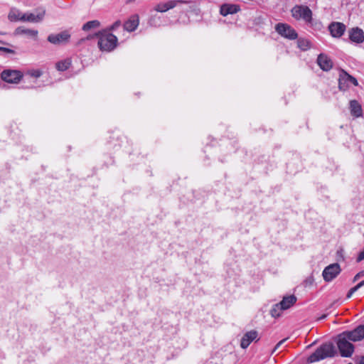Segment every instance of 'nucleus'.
<instances>
[{
    "mask_svg": "<svg viewBox=\"0 0 364 364\" xmlns=\"http://www.w3.org/2000/svg\"><path fill=\"white\" fill-rule=\"evenodd\" d=\"M95 36L99 38L98 47L100 50L109 52L116 48L117 38L109 31H99Z\"/></svg>",
    "mask_w": 364,
    "mask_h": 364,
    "instance_id": "f257e3e1",
    "label": "nucleus"
},
{
    "mask_svg": "<svg viewBox=\"0 0 364 364\" xmlns=\"http://www.w3.org/2000/svg\"><path fill=\"white\" fill-rule=\"evenodd\" d=\"M336 350L332 343H326L320 346L314 353H313L307 359L309 363H315L326 358L333 357Z\"/></svg>",
    "mask_w": 364,
    "mask_h": 364,
    "instance_id": "f03ea898",
    "label": "nucleus"
},
{
    "mask_svg": "<svg viewBox=\"0 0 364 364\" xmlns=\"http://www.w3.org/2000/svg\"><path fill=\"white\" fill-rule=\"evenodd\" d=\"M296 300L297 299L294 295L284 296L280 302L272 306L270 314L274 318L280 316L282 311L289 309L296 302Z\"/></svg>",
    "mask_w": 364,
    "mask_h": 364,
    "instance_id": "7ed1b4c3",
    "label": "nucleus"
},
{
    "mask_svg": "<svg viewBox=\"0 0 364 364\" xmlns=\"http://www.w3.org/2000/svg\"><path fill=\"white\" fill-rule=\"evenodd\" d=\"M291 12L292 17L296 20H303L308 23L312 21V11L307 6L296 5L291 9Z\"/></svg>",
    "mask_w": 364,
    "mask_h": 364,
    "instance_id": "20e7f679",
    "label": "nucleus"
},
{
    "mask_svg": "<svg viewBox=\"0 0 364 364\" xmlns=\"http://www.w3.org/2000/svg\"><path fill=\"white\" fill-rule=\"evenodd\" d=\"M350 339L344 336L343 333L338 335L337 346L342 357H351L354 352V346L350 342Z\"/></svg>",
    "mask_w": 364,
    "mask_h": 364,
    "instance_id": "39448f33",
    "label": "nucleus"
},
{
    "mask_svg": "<svg viewBox=\"0 0 364 364\" xmlns=\"http://www.w3.org/2000/svg\"><path fill=\"white\" fill-rule=\"evenodd\" d=\"M275 31L282 37L289 39L295 40L298 37L296 31L289 24L284 23H279L276 24Z\"/></svg>",
    "mask_w": 364,
    "mask_h": 364,
    "instance_id": "423d86ee",
    "label": "nucleus"
},
{
    "mask_svg": "<svg viewBox=\"0 0 364 364\" xmlns=\"http://www.w3.org/2000/svg\"><path fill=\"white\" fill-rule=\"evenodd\" d=\"M70 33L68 30H65L59 33H52L48 36V41L53 45H65L70 40Z\"/></svg>",
    "mask_w": 364,
    "mask_h": 364,
    "instance_id": "0eeeda50",
    "label": "nucleus"
},
{
    "mask_svg": "<svg viewBox=\"0 0 364 364\" xmlns=\"http://www.w3.org/2000/svg\"><path fill=\"white\" fill-rule=\"evenodd\" d=\"M1 77L8 83L17 84L22 79L23 74L19 70L8 69L2 71Z\"/></svg>",
    "mask_w": 364,
    "mask_h": 364,
    "instance_id": "6e6552de",
    "label": "nucleus"
},
{
    "mask_svg": "<svg viewBox=\"0 0 364 364\" xmlns=\"http://www.w3.org/2000/svg\"><path fill=\"white\" fill-rule=\"evenodd\" d=\"M350 84H353L355 86L358 85V82L354 77L342 70L340 73L338 80L339 89L341 90H346L349 87Z\"/></svg>",
    "mask_w": 364,
    "mask_h": 364,
    "instance_id": "1a4fd4ad",
    "label": "nucleus"
},
{
    "mask_svg": "<svg viewBox=\"0 0 364 364\" xmlns=\"http://www.w3.org/2000/svg\"><path fill=\"white\" fill-rule=\"evenodd\" d=\"M340 272V265L334 263L326 267L323 271L322 275L326 282H331L337 277Z\"/></svg>",
    "mask_w": 364,
    "mask_h": 364,
    "instance_id": "9d476101",
    "label": "nucleus"
},
{
    "mask_svg": "<svg viewBox=\"0 0 364 364\" xmlns=\"http://www.w3.org/2000/svg\"><path fill=\"white\" fill-rule=\"evenodd\" d=\"M342 333L350 341H360L364 338V325H360L353 331H346Z\"/></svg>",
    "mask_w": 364,
    "mask_h": 364,
    "instance_id": "9b49d317",
    "label": "nucleus"
},
{
    "mask_svg": "<svg viewBox=\"0 0 364 364\" xmlns=\"http://www.w3.org/2000/svg\"><path fill=\"white\" fill-rule=\"evenodd\" d=\"M349 40L354 43L360 44L364 42V31L359 27H353L348 31Z\"/></svg>",
    "mask_w": 364,
    "mask_h": 364,
    "instance_id": "f8f14e48",
    "label": "nucleus"
},
{
    "mask_svg": "<svg viewBox=\"0 0 364 364\" xmlns=\"http://www.w3.org/2000/svg\"><path fill=\"white\" fill-rule=\"evenodd\" d=\"M189 1L183 0H170L166 3H160L157 4L154 10L158 12H166L169 9H173L178 4H188Z\"/></svg>",
    "mask_w": 364,
    "mask_h": 364,
    "instance_id": "ddd939ff",
    "label": "nucleus"
},
{
    "mask_svg": "<svg viewBox=\"0 0 364 364\" xmlns=\"http://www.w3.org/2000/svg\"><path fill=\"white\" fill-rule=\"evenodd\" d=\"M259 340L258 332L257 331L252 330L247 331L244 334L240 341V346L242 348L246 349L252 341H258Z\"/></svg>",
    "mask_w": 364,
    "mask_h": 364,
    "instance_id": "4468645a",
    "label": "nucleus"
},
{
    "mask_svg": "<svg viewBox=\"0 0 364 364\" xmlns=\"http://www.w3.org/2000/svg\"><path fill=\"white\" fill-rule=\"evenodd\" d=\"M328 30L333 38H341L346 30V26L341 22H332L328 26Z\"/></svg>",
    "mask_w": 364,
    "mask_h": 364,
    "instance_id": "2eb2a0df",
    "label": "nucleus"
},
{
    "mask_svg": "<svg viewBox=\"0 0 364 364\" xmlns=\"http://www.w3.org/2000/svg\"><path fill=\"white\" fill-rule=\"evenodd\" d=\"M46 14V10L43 9H39L37 10V14H34L32 13H26L23 14V21H28L33 23L41 22Z\"/></svg>",
    "mask_w": 364,
    "mask_h": 364,
    "instance_id": "dca6fc26",
    "label": "nucleus"
},
{
    "mask_svg": "<svg viewBox=\"0 0 364 364\" xmlns=\"http://www.w3.org/2000/svg\"><path fill=\"white\" fill-rule=\"evenodd\" d=\"M317 63L323 71H328L333 68L331 59L326 54L321 53L317 58Z\"/></svg>",
    "mask_w": 364,
    "mask_h": 364,
    "instance_id": "f3484780",
    "label": "nucleus"
},
{
    "mask_svg": "<svg viewBox=\"0 0 364 364\" xmlns=\"http://www.w3.org/2000/svg\"><path fill=\"white\" fill-rule=\"evenodd\" d=\"M139 23V18L137 14H134L126 21L124 23V28L129 31L132 32L136 29Z\"/></svg>",
    "mask_w": 364,
    "mask_h": 364,
    "instance_id": "a211bd4d",
    "label": "nucleus"
},
{
    "mask_svg": "<svg viewBox=\"0 0 364 364\" xmlns=\"http://www.w3.org/2000/svg\"><path fill=\"white\" fill-rule=\"evenodd\" d=\"M240 10V6L236 4H224L221 5L220 9V14L226 16L228 14H234Z\"/></svg>",
    "mask_w": 364,
    "mask_h": 364,
    "instance_id": "6ab92c4d",
    "label": "nucleus"
},
{
    "mask_svg": "<svg viewBox=\"0 0 364 364\" xmlns=\"http://www.w3.org/2000/svg\"><path fill=\"white\" fill-rule=\"evenodd\" d=\"M350 110L351 115L355 117H360L363 116L362 107L356 100L350 101Z\"/></svg>",
    "mask_w": 364,
    "mask_h": 364,
    "instance_id": "aec40b11",
    "label": "nucleus"
},
{
    "mask_svg": "<svg viewBox=\"0 0 364 364\" xmlns=\"http://www.w3.org/2000/svg\"><path fill=\"white\" fill-rule=\"evenodd\" d=\"M23 14L18 9L13 8L9 13L8 18L10 21H23Z\"/></svg>",
    "mask_w": 364,
    "mask_h": 364,
    "instance_id": "412c9836",
    "label": "nucleus"
},
{
    "mask_svg": "<svg viewBox=\"0 0 364 364\" xmlns=\"http://www.w3.org/2000/svg\"><path fill=\"white\" fill-rule=\"evenodd\" d=\"M100 26V22L98 20H92L85 23L82 29L84 31H88L92 29L97 28Z\"/></svg>",
    "mask_w": 364,
    "mask_h": 364,
    "instance_id": "4be33fe9",
    "label": "nucleus"
},
{
    "mask_svg": "<svg viewBox=\"0 0 364 364\" xmlns=\"http://www.w3.org/2000/svg\"><path fill=\"white\" fill-rule=\"evenodd\" d=\"M71 65V60L70 58L60 60L55 64V68L59 71H65L68 70Z\"/></svg>",
    "mask_w": 364,
    "mask_h": 364,
    "instance_id": "5701e85b",
    "label": "nucleus"
},
{
    "mask_svg": "<svg viewBox=\"0 0 364 364\" xmlns=\"http://www.w3.org/2000/svg\"><path fill=\"white\" fill-rule=\"evenodd\" d=\"M16 34H27L33 37H36L38 35V31L32 30L28 28H24L23 27H18L16 29Z\"/></svg>",
    "mask_w": 364,
    "mask_h": 364,
    "instance_id": "b1692460",
    "label": "nucleus"
},
{
    "mask_svg": "<svg viewBox=\"0 0 364 364\" xmlns=\"http://www.w3.org/2000/svg\"><path fill=\"white\" fill-rule=\"evenodd\" d=\"M298 47L302 50H307L310 48V42L305 38H299L297 41Z\"/></svg>",
    "mask_w": 364,
    "mask_h": 364,
    "instance_id": "393cba45",
    "label": "nucleus"
},
{
    "mask_svg": "<svg viewBox=\"0 0 364 364\" xmlns=\"http://www.w3.org/2000/svg\"><path fill=\"white\" fill-rule=\"evenodd\" d=\"M27 74L28 75H30L31 77L38 78L42 75L43 72L39 69H36V70L33 69V70H28Z\"/></svg>",
    "mask_w": 364,
    "mask_h": 364,
    "instance_id": "a878e982",
    "label": "nucleus"
},
{
    "mask_svg": "<svg viewBox=\"0 0 364 364\" xmlns=\"http://www.w3.org/2000/svg\"><path fill=\"white\" fill-rule=\"evenodd\" d=\"M0 51L5 52L7 53H11V54L15 53V51L14 50L6 48V47H0Z\"/></svg>",
    "mask_w": 364,
    "mask_h": 364,
    "instance_id": "bb28decb",
    "label": "nucleus"
},
{
    "mask_svg": "<svg viewBox=\"0 0 364 364\" xmlns=\"http://www.w3.org/2000/svg\"><path fill=\"white\" fill-rule=\"evenodd\" d=\"M120 25H121V21H117L110 26L109 31H113L115 28H118Z\"/></svg>",
    "mask_w": 364,
    "mask_h": 364,
    "instance_id": "cd10ccee",
    "label": "nucleus"
},
{
    "mask_svg": "<svg viewBox=\"0 0 364 364\" xmlns=\"http://www.w3.org/2000/svg\"><path fill=\"white\" fill-rule=\"evenodd\" d=\"M364 260V250H362L358 255V257L356 258V262H360L361 261Z\"/></svg>",
    "mask_w": 364,
    "mask_h": 364,
    "instance_id": "c85d7f7f",
    "label": "nucleus"
},
{
    "mask_svg": "<svg viewBox=\"0 0 364 364\" xmlns=\"http://www.w3.org/2000/svg\"><path fill=\"white\" fill-rule=\"evenodd\" d=\"M362 276H364V271H361L360 272H358L355 277H354V279H353V282H355L357 281L360 277H361Z\"/></svg>",
    "mask_w": 364,
    "mask_h": 364,
    "instance_id": "c756f323",
    "label": "nucleus"
},
{
    "mask_svg": "<svg viewBox=\"0 0 364 364\" xmlns=\"http://www.w3.org/2000/svg\"><path fill=\"white\" fill-rule=\"evenodd\" d=\"M287 340V338L285 339H283L282 341H280L277 345L276 346L274 347V350L273 351H275L285 341Z\"/></svg>",
    "mask_w": 364,
    "mask_h": 364,
    "instance_id": "7c9ffc66",
    "label": "nucleus"
},
{
    "mask_svg": "<svg viewBox=\"0 0 364 364\" xmlns=\"http://www.w3.org/2000/svg\"><path fill=\"white\" fill-rule=\"evenodd\" d=\"M354 292H355V291L353 290V288H351V289L348 291V294H347V296H347V298H348V299L350 298V297L352 296V295H353V294Z\"/></svg>",
    "mask_w": 364,
    "mask_h": 364,
    "instance_id": "2f4dec72",
    "label": "nucleus"
},
{
    "mask_svg": "<svg viewBox=\"0 0 364 364\" xmlns=\"http://www.w3.org/2000/svg\"><path fill=\"white\" fill-rule=\"evenodd\" d=\"M356 364H364V355L358 359Z\"/></svg>",
    "mask_w": 364,
    "mask_h": 364,
    "instance_id": "473e14b6",
    "label": "nucleus"
},
{
    "mask_svg": "<svg viewBox=\"0 0 364 364\" xmlns=\"http://www.w3.org/2000/svg\"><path fill=\"white\" fill-rule=\"evenodd\" d=\"M361 287H362V286L360 285V284L359 282L357 285H355L354 287H353V289L355 292L357 290H358Z\"/></svg>",
    "mask_w": 364,
    "mask_h": 364,
    "instance_id": "72a5a7b5",
    "label": "nucleus"
},
{
    "mask_svg": "<svg viewBox=\"0 0 364 364\" xmlns=\"http://www.w3.org/2000/svg\"><path fill=\"white\" fill-rule=\"evenodd\" d=\"M326 317V314H324V315H323L322 316H321L320 319H323V318H325Z\"/></svg>",
    "mask_w": 364,
    "mask_h": 364,
    "instance_id": "f704fd0d",
    "label": "nucleus"
},
{
    "mask_svg": "<svg viewBox=\"0 0 364 364\" xmlns=\"http://www.w3.org/2000/svg\"><path fill=\"white\" fill-rule=\"evenodd\" d=\"M360 285H361L362 287H363V286H364V280L361 281V282H360Z\"/></svg>",
    "mask_w": 364,
    "mask_h": 364,
    "instance_id": "c9c22d12",
    "label": "nucleus"
},
{
    "mask_svg": "<svg viewBox=\"0 0 364 364\" xmlns=\"http://www.w3.org/2000/svg\"><path fill=\"white\" fill-rule=\"evenodd\" d=\"M135 1V0H127V2H129H129H133V1Z\"/></svg>",
    "mask_w": 364,
    "mask_h": 364,
    "instance_id": "e433bc0d",
    "label": "nucleus"
},
{
    "mask_svg": "<svg viewBox=\"0 0 364 364\" xmlns=\"http://www.w3.org/2000/svg\"><path fill=\"white\" fill-rule=\"evenodd\" d=\"M92 38V36H87V39H91Z\"/></svg>",
    "mask_w": 364,
    "mask_h": 364,
    "instance_id": "4c0bfd02",
    "label": "nucleus"
},
{
    "mask_svg": "<svg viewBox=\"0 0 364 364\" xmlns=\"http://www.w3.org/2000/svg\"><path fill=\"white\" fill-rule=\"evenodd\" d=\"M348 364H353V363H348Z\"/></svg>",
    "mask_w": 364,
    "mask_h": 364,
    "instance_id": "58836bf2",
    "label": "nucleus"
}]
</instances>
